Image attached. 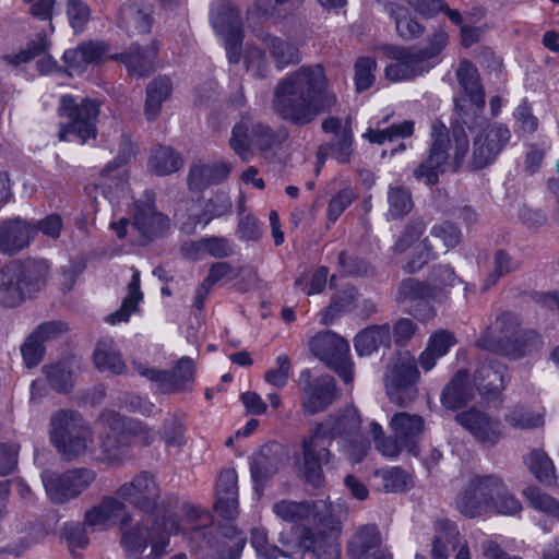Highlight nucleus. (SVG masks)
<instances>
[{
  "instance_id": "53",
  "label": "nucleus",
  "mask_w": 559,
  "mask_h": 559,
  "mask_svg": "<svg viewBox=\"0 0 559 559\" xmlns=\"http://www.w3.org/2000/svg\"><path fill=\"white\" fill-rule=\"evenodd\" d=\"M21 352L25 365L28 368L35 367L40 362L44 356L43 343L37 340V336L32 334L22 345Z\"/></svg>"
},
{
  "instance_id": "31",
  "label": "nucleus",
  "mask_w": 559,
  "mask_h": 559,
  "mask_svg": "<svg viewBox=\"0 0 559 559\" xmlns=\"http://www.w3.org/2000/svg\"><path fill=\"white\" fill-rule=\"evenodd\" d=\"M389 342L390 330L386 325L372 326L356 336L355 348L359 356H368Z\"/></svg>"
},
{
  "instance_id": "9",
  "label": "nucleus",
  "mask_w": 559,
  "mask_h": 559,
  "mask_svg": "<svg viewBox=\"0 0 559 559\" xmlns=\"http://www.w3.org/2000/svg\"><path fill=\"white\" fill-rule=\"evenodd\" d=\"M457 79L461 91L454 99L455 111L462 122L467 124L468 130L475 133L476 126H469V123L478 119L485 105V94L476 68L467 61L461 62Z\"/></svg>"
},
{
  "instance_id": "25",
  "label": "nucleus",
  "mask_w": 559,
  "mask_h": 559,
  "mask_svg": "<svg viewBox=\"0 0 559 559\" xmlns=\"http://www.w3.org/2000/svg\"><path fill=\"white\" fill-rule=\"evenodd\" d=\"M390 428L403 447H411L424 431V419L418 415L399 413L392 417Z\"/></svg>"
},
{
  "instance_id": "47",
  "label": "nucleus",
  "mask_w": 559,
  "mask_h": 559,
  "mask_svg": "<svg viewBox=\"0 0 559 559\" xmlns=\"http://www.w3.org/2000/svg\"><path fill=\"white\" fill-rule=\"evenodd\" d=\"M328 270L319 267L296 281V286L307 295L320 293L326 283Z\"/></svg>"
},
{
  "instance_id": "60",
  "label": "nucleus",
  "mask_w": 559,
  "mask_h": 559,
  "mask_svg": "<svg viewBox=\"0 0 559 559\" xmlns=\"http://www.w3.org/2000/svg\"><path fill=\"white\" fill-rule=\"evenodd\" d=\"M45 372L50 381V383L58 391H67L68 386L71 384L72 376L70 372H67L64 368L59 366L57 367H46Z\"/></svg>"
},
{
  "instance_id": "48",
  "label": "nucleus",
  "mask_w": 559,
  "mask_h": 559,
  "mask_svg": "<svg viewBox=\"0 0 559 559\" xmlns=\"http://www.w3.org/2000/svg\"><path fill=\"white\" fill-rule=\"evenodd\" d=\"M67 14L74 32H82L91 17L90 8L80 0H69Z\"/></svg>"
},
{
  "instance_id": "8",
  "label": "nucleus",
  "mask_w": 559,
  "mask_h": 559,
  "mask_svg": "<svg viewBox=\"0 0 559 559\" xmlns=\"http://www.w3.org/2000/svg\"><path fill=\"white\" fill-rule=\"evenodd\" d=\"M416 359L409 352L399 353L389 365L384 376V383L389 399L405 405L414 400L419 379Z\"/></svg>"
},
{
  "instance_id": "52",
  "label": "nucleus",
  "mask_w": 559,
  "mask_h": 559,
  "mask_svg": "<svg viewBox=\"0 0 559 559\" xmlns=\"http://www.w3.org/2000/svg\"><path fill=\"white\" fill-rule=\"evenodd\" d=\"M431 237L442 242L445 251L454 248L460 242V231L450 223L436 225L431 229Z\"/></svg>"
},
{
  "instance_id": "29",
  "label": "nucleus",
  "mask_w": 559,
  "mask_h": 559,
  "mask_svg": "<svg viewBox=\"0 0 559 559\" xmlns=\"http://www.w3.org/2000/svg\"><path fill=\"white\" fill-rule=\"evenodd\" d=\"M459 546V531L450 521L437 522L436 537L432 545L433 559H448L451 549Z\"/></svg>"
},
{
  "instance_id": "5",
  "label": "nucleus",
  "mask_w": 559,
  "mask_h": 559,
  "mask_svg": "<svg viewBox=\"0 0 559 559\" xmlns=\"http://www.w3.org/2000/svg\"><path fill=\"white\" fill-rule=\"evenodd\" d=\"M98 114L99 105L95 100L78 102L70 95L61 96L59 116L63 121L60 123L59 139L81 144L95 139Z\"/></svg>"
},
{
  "instance_id": "13",
  "label": "nucleus",
  "mask_w": 559,
  "mask_h": 559,
  "mask_svg": "<svg viewBox=\"0 0 559 559\" xmlns=\"http://www.w3.org/2000/svg\"><path fill=\"white\" fill-rule=\"evenodd\" d=\"M43 484L47 495L55 502L61 503L74 498L85 490L94 479L90 471H73L59 477L52 473L45 472L41 475Z\"/></svg>"
},
{
  "instance_id": "12",
  "label": "nucleus",
  "mask_w": 559,
  "mask_h": 559,
  "mask_svg": "<svg viewBox=\"0 0 559 559\" xmlns=\"http://www.w3.org/2000/svg\"><path fill=\"white\" fill-rule=\"evenodd\" d=\"M310 348L317 357L334 367L346 383L353 381L352 368L346 360L349 353L346 340L326 331L311 340Z\"/></svg>"
},
{
  "instance_id": "32",
  "label": "nucleus",
  "mask_w": 559,
  "mask_h": 559,
  "mask_svg": "<svg viewBox=\"0 0 559 559\" xmlns=\"http://www.w3.org/2000/svg\"><path fill=\"white\" fill-rule=\"evenodd\" d=\"M472 395V388L467 382V374L459 372L447 385L442 393V403L447 408H457L467 401Z\"/></svg>"
},
{
  "instance_id": "2",
  "label": "nucleus",
  "mask_w": 559,
  "mask_h": 559,
  "mask_svg": "<svg viewBox=\"0 0 559 559\" xmlns=\"http://www.w3.org/2000/svg\"><path fill=\"white\" fill-rule=\"evenodd\" d=\"M273 513L285 522L307 521L312 525L297 543L290 544L283 535L280 542L287 547L286 556L293 559H338L340 547L336 537L343 511L325 500L316 502H296L281 500L273 504Z\"/></svg>"
},
{
  "instance_id": "43",
  "label": "nucleus",
  "mask_w": 559,
  "mask_h": 559,
  "mask_svg": "<svg viewBox=\"0 0 559 559\" xmlns=\"http://www.w3.org/2000/svg\"><path fill=\"white\" fill-rule=\"evenodd\" d=\"M475 380L479 385L481 395L489 393L497 394L503 385V378L500 371L493 370L492 367H481L476 376Z\"/></svg>"
},
{
  "instance_id": "56",
  "label": "nucleus",
  "mask_w": 559,
  "mask_h": 559,
  "mask_svg": "<svg viewBox=\"0 0 559 559\" xmlns=\"http://www.w3.org/2000/svg\"><path fill=\"white\" fill-rule=\"evenodd\" d=\"M383 480V487L388 491H399L406 486V475L399 467L383 469L377 473Z\"/></svg>"
},
{
  "instance_id": "40",
  "label": "nucleus",
  "mask_w": 559,
  "mask_h": 559,
  "mask_svg": "<svg viewBox=\"0 0 559 559\" xmlns=\"http://www.w3.org/2000/svg\"><path fill=\"white\" fill-rule=\"evenodd\" d=\"M525 464L540 481L550 484L555 479L552 462L543 451H532L525 459Z\"/></svg>"
},
{
  "instance_id": "54",
  "label": "nucleus",
  "mask_w": 559,
  "mask_h": 559,
  "mask_svg": "<svg viewBox=\"0 0 559 559\" xmlns=\"http://www.w3.org/2000/svg\"><path fill=\"white\" fill-rule=\"evenodd\" d=\"M271 55L275 58L278 67L297 60L296 49L278 39L272 38L267 44Z\"/></svg>"
},
{
  "instance_id": "3",
  "label": "nucleus",
  "mask_w": 559,
  "mask_h": 559,
  "mask_svg": "<svg viewBox=\"0 0 559 559\" xmlns=\"http://www.w3.org/2000/svg\"><path fill=\"white\" fill-rule=\"evenodd\" d=\"M334 103L335 96L329 90L323 68L313 66L301 68L281 82L274 108L284 119L305 124L329 110Z\"/></svg>"
},
{
  "instance_id": "62",
  "label": "nucleus",
  "mask_w": 559,
  "mask_h": 559,
  "mask_svg": "<svg viewBox=\"0 0 559 559\" xmlns=\"http://www.w3.org/2000/svg\"><path fill=\"white\" fill-rule=\"evenodd\" d=\"M66 538L72 552L88 543L86 530L80 525H71L66 530Z\"/></svg>"
},
{
  "instance_id": "19",
  "label": "nucleus",
  "mask_w": 559,
  "mask_h": 559,
  "mask_svg": "<svg viewBox=\"0 0 559 559\" xmlns=\"http://www.w3.org/2000/svg\"><path fill=\"white\" fill-rule=\"evenodd\" d=\"M456 420L467 429L474 438L484 444H493L501 437L500 425L490 420L486 415L477 411H468L457 414Z\"/></svg>"
},
{
  "instance_id": "20",
  "label": "nucleus",
  "mask_w": 559,
  "mask_h": 559,
  "mask_svg": "<svg viewBox=\"0 0 559 559\" xmlns=\"http://www.w3.org/2000/svg\"><path fill=\"white\" fill-rule=\"evenodd\" d=\"M35 234V226L22 219L4 222L0 226V250L16 252L26 247Z\"/></svg>"
},
{
  "instance_id": "42",
  "label": "nucleus",
  "mask_w": 559,
  "mask_h": 559,
  "mask_svg": "<svg viewBox=\"0 0 559 559\" xmlns=\"http://www.w3.org/2000/svg\"><path fill=\"white\" fill-rule=\"evenodd\" d=\"M290 360L287 355H280L275 365L264 373V381L274 388H284L289 380Z\"/></svg>"
},
{
  "instance_id": "26",
  "label": "nucleus",
  "mask_w": 559,
  "mask_h": 559,
  "mask_svg": "<svg viewBox=\"0 0 559 559\" xmlns=\"http://www.w3.org/2000/svg\"><path fill=\"white\" fill-rule=\"evenodd\" d=\"M456 343L454 335L445 330L435 332L428 340L426 349L419 356V364L425 371L431 370L439 358L444 356Z\"/></svg>"
},
{
  "instance_id": "45",
  "label": "nucleus",
  "mask_w": 559,
  "mask_h": 559,
  "mask_svg": "<svg viewBox=\"0 0 559 559\" xmlns=\"http://www.w3.org/2000/svg\"><path fill=\"white\" fill-rule=\"evenodd\" d=\"M251 545L260 559H277L281 555L287 557V547H284L282 551L277 547L269 544L267 534L264 528H255L252 531Z\"/></svg>"
},
{
  "instance_id": "36",
  "label": "nucleus",
  "mask_w": 559,
  "mask_h": 559,
  "mask_svg": "<svg viewBox=\"0 0 559 559\" xmlns=\"http://www.w3.org/2000/svg\"><path fill=\"white\" fill-rule=\"evenodd\" d=\"M170 92L171 84L166 78L157 79L147 86L145 114L150 119L159 112L163 102L169 96Z\"/></svg>"
},
{
  "instance_id": "16",
  "label": "nucleus",
  "mask_w": 559,
  "mask_h": 559,
  "mask_svg": "<svg viewBox=\"0 0 559 559\" xmlns=\"http://www.w3.org/2000/svg\"><path fill=\"white\" fill-rule=\"evenodd\" d=\"M478 133L474 139V164L484 167L491 163L502 146L510 140V132L503 126L477 124Z\"/></svg>"
},
{
  "instance_id": "35",
  "label": "nucleus",
  "mask_w": 559,
  "mask_h": 559,
  "mask_svg": "<svg viewBox=\"0 0 559 559\" xmlns=\"http://www.w3.org/2000/svg\"><path fill=\"white\" fill-rule=\"evenodd\" d=\"M142 299L140 293V275L136 271L132 274V280L128 286V296L123 299L121 308L110 314L109 322L115 324L119 322H127L132 312L136 310V306Z\"/></svg>"
},
{
  "instance_id": "49",
  "label": "nucleus",
  "mask_w": 559,
  "mask_h": 559,
  "mask_svg": "<svg viewBox=\"0 0 559 559\" xmlns=\"http://www.w3.org/2000/svg\"><path fill=\"white\" fill-rule=\"evenodd\" d=\"M213 25L216 31L223 36L225 40V48L227 52V57L230 62H238V45L241 41V33L239 29H226L225 25L216 20H213Z\"/></svg>"
},
{
  "instance_id": "11",
  "label": "nucleus",
  "mask_w": 559,
  "mask_h": 559,
  "mask_svg": "<svg viewBox=\"0 0 559 559\" xmlns=\"http://www.w3.org/2000/svg\"><path fill=\"white\" fill-rule=\"evenodd\" d=\"M500 478L493 475L475 477L459 495L456 504L459 511L467 518L485 516L490 514L488 490L499 492Z\"/></svg>"
},
{
  "instance_id": "23",
  "label": "nucleus",
  "mask_w": 559,
  "mask_h": 559,
  "mask_svg": "<svg viewBox=\"0 0 559 559\" xmlns=\"http://www.w3.org/2000/svg\"><path fill=\"white\" fill-rule=\"evenodd\" d=\"M155 493L154 479L147 474H141L131 483L121 486L116 496L124 503L126 508L128 504L141 506L142 502L153 498Z\"/></svg>"
},
{
  "instance_id": "46",
  "label": "nucleus",
  "mask_w": 559,
  "mask_h": 559,
  "mask_svg": "<svg viewBox=\"0 0 559 559\" xmlns=\"http://www.w3.org/2000/svg\"><path fill=\"white\" fill-rule=\"evenodd\" d=\"M377 63L373 59L365 57L355 64V85L358 92L368 90L374 82Z\"/></svg>"
},
{
  "instance_id": "39",
  "label": "nucleus",
  "mask_w": 559,
  "mask_h": 559,
  "mask_svg": "<svg viewBox=\"0 0 559 559\" xmlns=\"http://www.w3.org/2000/svg\"><path fill=\"white\" fill-rule=\"evenodd\" d=\"M180 157L169 147L157 150L150 159V169L159 176L169 175L181 167Z\"/></svg>"
},
{
  "instance_id": "18",
  "label": "nucleus",
  "mask_w": 559,
  "mask_h": 559,
  "mask_svg": "<svg viewBox=\"0 0 559 559\" xmlns=\"http://www.w3.org/2000/svg\"><path fill=\"white\" fill-rule=\"evenodd\" d=\"M103 424L107 426L112 433V436L108 435L106 439L102 441V449L105 459L108 461L121 460L127 452V442H141L138 436H129L122 431L124 423L116 414L105 416Z\"/></svg>"
},
{
  "instance_id": "28",
  "label": "nucleus",
  "mask_w": 559,
  "mask_h": 559,
  "mask_svg": "<svg viewBox=\"0 0 559 559\" xmlns=\"http://www.w3.org/2000/svg\"><path fill=\"white\" fill-rule=\"evenodd\" d=\"M269 133L266 128H253L248 122L237 123L233 129L230 145L235 153L242 159H248L251 147L257 144L259 134Z\"/></svg>"
},
{
  "instance_id": "51",
  "label": "nucleus",
  "mask_w": 559,
  "mask_h": 559,
  "mask_svg": "<svg viewBox=\"0 0 559 559\" xmlns=\"http://www.w3.org/2000/svg\"><path fill=\"white\" fill-rule=\"evenodd\" d=\"M370 428L376 441V447L383 456L393 457L400 453L401 447L403 444H401L399 440H390L382 438L383 429L377 423H371Z\"/></svg>"
},
{
  "instance_id": "63",
  "label": "nucleus",
  "mask_w": 559,
  "mask_h": 559,
  "mask_svg": "<svg viewBox=\"0 0 559 559\" xmlns=\"http://www.w3.org/2000/svg\"><path fill=\"white\" fill-rule=\"evenodd\" d=\"M514 117L524 132H533L537 128V119L533 116L526 104L520 105L514 111Z\"/></svg>"
},
{
  "instance_id": "10",
  "label": "nucleus",
  "mask_w": 559,
  "mask_h": 559,
  "mask_svg": "<svg viewBox=\"0 0 559 559\" xmlns=\"http://www.w3.org/2000/svg\"><path fill=\"white\" fill-rule=\"evenodd\" d=\"M88 429L71 413L60 412L51 419V441L67 457L79 455L88 449Z\"/></svg>"
},
{
  "instance_id": "61",
  "label": "nucleus",
  "mask_w": 559,
  "mask_h": 559,
  "mask_svg": "<svg viewBox=\"0 0 559 559\" xmlns=\"http://www.w3.org/2000/svg\"><path fill=\"white\" fill-rule=\"evenodd\" d=\"M49 47V40L46 35H39L33 40L26 50L21 51L16 56V62H27L36 56L44 52Z\"/></svg>"
},
{
  "instance_id": "41",
  "label": "nucleus",
  "mask_w": 559,
  "mask_h": 559,
  "mask_svg": "<svg viewBox=\"0 0 559 559\" xmlns=\"http://www.w3.org/2000/svg\"><path fill=\"white\" fill-rule=\"evenodd\" d=\"M379 532L376 526L361 528L349 542L348 550L353 557H360L365 550L379 544Z\"/></svg>"
},
{
  "instance_id": "14",
  "label": "nucleus",
  "mask_w": 559,
  "mask_h": 559,
  "mask_svg": "<svg viewBox=\"0 0 559 559\" xmlns=\"http://www.w3.org/2000/svg\"><path fill=\"white\" fill-rule=\"evenodd\" d=\"M432 146L430 155L426 163H424L416 171L417 178H425L427 185H433L437 181L438 175L445 171L449 150L452 148L447 133V128L441 122L432 124Z\"/></svg>"
},
{
  "instance_id": "50",
  "label": "nucleus",
  "mask_w": 559,
  "mask_h": 559,
  "mask_svg": "<svg viewBox=\"0 0 559 559\" xmlns=\"http://www.w3.org/2000/svg\"><path fill=\"white\" fill-rule=\"evenodd\" d=\"M389 213L392 217H400L412 209L409 193L404 189H391L389 192Z\"/></svg>"
},
{
  "instance_id": "1",
  "label": "nucleus",
  "mask_w": 559,
  "mask_h": 559,
  "mask_svg": "<svg viewBox=\"0 0 559 559\" xmlns=\"http://www.w3.org/2000/svg\"><path fill=\"white\" fill-rule=\"evenodd\" d=\"M124 509L117 496L105 498L85 513V525L91 532L106 531L121 518V546L128 559H160L169 546V536L194 528L192 523L203 515L194 509L180 519L153 514L128 527Z\"/></svg>"
},
{
  "instance_id": "15",
  "label": "nucleus",
  "mask_w": 559,
  "mask_h": 559,
  "mask_svg": "<svg viewBox=\"0 0 559 559\" xmlns=\"http://www.w3.org/2000/svg\"><path fill=\"white\" fill-rule=\"evenodd\" d=\"M116 58L110 53L109 46L104 41H84L78 47L64 51L62 59L67 71L71 74H82L88 67L97 66L108 59Z\"/></svg>"
},
{
  "instance_id": "7",
  "label": "nucleus",
  "mask_w": 559,
  "mask_h": 559,
  "mask_svg": "<svg viewBox=\"0 0 559 559\" xmlns=\"http://www.w3.org/2000/svg\"><path fill=\"white\" fill-rule=\"evenodd\" d=\"M447 43V34L439 32L432 37L429 47L423 51L401 47L389 48V57L393 62L385 68V76L392 81H402L427 72L433 66L430 60L442 51Z\"/></svg>"
},
{
  "instance_id": "58",
  "label": "nucleus",
  "mask_w": 559,
  "mask_h": 559,
  "mask_svg": "<svg viewBox=\"0 0 559 559\" xmlns=\"http://www.w3.org/2000/svg\"><path fill=\"white\" fill-rule=\"evenodd\" d=\"M354 193L350 190H343L336 197H334L328 209L329 218L332 221L343 213V211L352 203Z\"/></svg>"
},
{
  "instance_id": "33",
  "label": "nucleus",
  "mask_w": 559,
  "mask_h": 559,
  "mask_svg": "<svg viewBox=\"0 0 559 559\" xmlns=\"http://www.w3.org/2000/svg\"><path fill=\"white\" fill-rule=\"evenodd\" d=\"M94 359L97 368L100 370L120 373L124 368L119 354L115 349L114 342L110 338L102 340L97 344Z\"/></svg>"
},
{
  "instance_id": "17",
  "label": "nucleus",
  "mask_w": 559,
  "mask_h": 559,
  "mask_svg": "<svg viewBox=\"0 0 559 559\" xmlns=\"http://www.w3.org/2000/svg\"><path fill=\"white\" fill-rule=\"evenodd\" d=\"M457 278L452 269L449 266H440L435 271L431 285H424L415 281H407L402 284L401 292L406 298H420L441 300L443 293L439 285L453 286Z\"/></svg>"
},
{
  "instance_id": "34",
  "label": "nucleus",
  "mask_w": 559,
  "mask_h": 559,
  "mask_svg": "<svg viewBox=\"0 0 559 559\" xmlns=\"http://www.w3.org/2000/svg\"><path fill=\"white\" fill-rule=\"evenodd\" d=\"M499 492L488 490L490 501V514L514 515L522 509L520 501L511 495L500 479Z\"/></svg>"
},
{
  "instance_id": "22",
  "label": "nucleus",
  "mask_w": 559,
  "mask_h": 559,
  "mask_svg": "<svg viewBox=\"0 0 559 559\" xmlns=\"http://www.w3.org/2000/svg\"><path fill=\"white\" fill-rule=\"evenodd\" d=\"M335 396L334 380L324 376L305 390L304 408L309 414L324 409Z\"/></svg>"
},
{
  "instance_id": "57",
  "label": "nucleus",
  "mask_w": 559,
  "mask_h": 559,
  "mask_svg": "<svg viewBox=\"0 0 559 559\" xmlns=\"http://www.w3.org/2000/svg\"><path fill=\"white\" fill-rule=\"evenodd\" d=\"M352 134L343 129L332 146V155L340 163H347L352 154Z\"/></svg>"
},
{
  "instance_id": "27",
  "label": "nucleus",
  "mask_w": 559,
  "mask_h": 559,
  "mask_svg": "<svg viewBox=\"0 0 559 559\" xmlns=\"http://www.w3.org/2000/svg\"><path fill=\"white\" fill-rule=\"evenodd\" d=\"M230 165L224 162L211 165H195L189 176V185L192 189L216 185L226 179L230 173Z\"/></svg>"
},
{
  "instance_id": "38",
  "label": "nucleus",
  "mask_w": 559,
  "mask_h": 559,
  "mask_svg": "<svg viewBox=\"0 0 559 559\" xmlns=\"http://www.w3.org/2000/svg\"><path fill=\"white\" fill-rule=\"evenodd\" d=\"M412 133L413 123L411 121H404L384 130H369L364 134V136L372 143L385 144L404 140L405 138L411 136Z\"/></svg>"
},
{
  "instance_id": "44",
  "label": "nucleus",
  "mask_w": 559,
  "mask_h": 559,
  "mask_svg": "<svg viewBox=\"0 0 559 559\" xmlns=\"http://www.w3.org/2000/svg\"><path fill=\"white\" fill-rule=\"evenodd\" d=\"M156 51L157 47L155 45L144 52L136 49L135 51L121 56V61L128 67L131 73L140 75L151 68Z\"/></svg>"
},
{
  "instance_id": "64",
  "label": "nucleus",
  "mask_w": 559,
  "mask_h": 559,
  "mask_svg": "<svg viewBox=\"0 0 559 559\" xmlns=\"http://www.w3.org/2000/svg\"><path fill=\"white\" fill-rule=\"evenodd\" d=\"M64 331H67L66 324L61 322H47L39 325L33 334L37 336V340L43 343L44 341L56 337Z\"/></svg>"
},
{
  "instance_id": "37",
  "label": "nucleus",
  "mask_w": 559,
  "mask_h": 559,
  "mask_svg": "<svg viewBox=\"0 0 559 559\" xmlns=\"http://www.w3.org/2000/svg\"><path fill=\"white\" fill-rule=\"evenodd\" d=\"M390 14L395 21L396 31L403 38H414L423 31L419 23H417L409 14V9L400 3H390Z\"/></svg>"
},
{
  "instance_id": "21",
  "label": "nucleus",
  "mask_w": 559,
  "mask_h": 559,
  "mask_svg": "<svg viewBox=\"0 0 559 559\" xmlns=\"http://www.w3.org/2000/svg\"><path fill=\"white\" fill-rule=\"evenodd\" d=\"M215 510L226 519H233L238 513L237 475L235 471H224L217 481Z\"/></svg>"
},
{
  "instance_id": "30",
  "label": "nucleus",
  "mask_w": 559,
  "mask_h": 559,
  "mask_svg": "<svg viewBox=\"0 0 559 559\" xmlns=\"http://www.w3.org/2000/svg\"><path fill=\"white\" fill-rule=\"evenodd\" d=\"M134 226L145 236H154L162 233L169 225V219L155 212L153 205L147 203L136 207Z\"/></svg>"
},
{
  "instance_id": "4",
  "label": "nucleus",
  "mask_w": 559,
  "mask_h": 559,
  "mask_svg": "<svg viewBox=\"0 0 559 559\" xmlns=\"http://www.w3.org/2000/svg\"><path fill=\"white\" fill-rule=\"evenodd\" d=\"M48 271L49 265L44 260L8 265L0 272V304L13 307L31 297L44 286Z\"/></svg>"
},
{
  "instance_id": "6",
  "label": "nucleus",
  "mask_w": 559,
  "mask_h": 559,
  "mask_svg": "<svg viewBox=\"0 0 559 559\" xmlns=\"http://www.w3.org/2000/svg\"><path fill=\"white\" fill-rule=\"evenodd\" d=\"M359 416L355 408L347 411V415L337 421L332 428L331 423L318 426L304 441V475L307 481L318 486L322 481V463H326L330 456L328 450L332 432L349 426L356 428L359 424Z\"/></svg>"
},
{
  "instance_id": "24",
  "label": "nucleus",
  "mask_w": 559,
  "mask_h": 559,
  "mask_svg": "<svg viewBox=\"0 0 559 559\" xmlns=\"http://www.w3.org/2000/svg\"><path fill=\"white\" fill-rule=\"evenodd\" d=\"M193 372L194 364L190 358H182L178 362L176 374L180 379V382L171 383V376L164 371H159L153 368L139 369V373L141 376L146 377L152 381L159 382L164 391L180 390L188 381L192 379Z\"/></svg>"
},
{
  "instance_id": "55",
  "label": "nucleus",
  "mask_w": 559,
  "mask_h": 559,
  "mask_svg": "<svg viewBox=\"0 0 559 559\" xmlns=\"http://www.w3.org/2000/svg\"><path fill=\"white\" fill-rule=\"evenodd\" d=\"M507 420L513 427L527 429L540 426L543 424V416L537 413L518 409L510 414Z\"/></svg>"
},
{
  "instance_id": "59",
  "label": "nucleus",
  "mask_w": 559,
  "mask_h": 559,
  "mask_svg": "<svg viewBox=\"0 0 559 559\" xmlns=\"http://www.w3.org/2000/svg\"><path fill=\"white\" fill-rule=\"evenodd\" d=\"M240 401L249 414L262 415L266 412L267 405L257 392L248 391L242 393Z\"/></svg>"
}]
</instances>
